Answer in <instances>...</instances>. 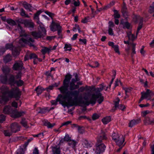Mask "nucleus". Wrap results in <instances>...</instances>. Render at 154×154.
Listing matches in <instances>:
<instances>
[{"label":"nucleus","instance_id":"f257e3e1","mask_svg":"<svg viewBox=\"0 0 154 154\" xmlns=\"http://www.w3.org/2000/svg\"><path fill=\"white\" fill-rule=\"evenodd\" d=\"M72 98L73 97L66 94H60L58 95L56 100H51L50 103L52 105L56 106L59 102L64 107H69L77 105L76 102L72 100Z\"/></svg>","mask_w":154,"mask_h":154},{"label":"nucleus","instance_id":"f03ea898","mask_svg":"<svg viewBox=\"0 0 154 154\" xmlns=\"http://www.w3.org/2000/svg\"><path fill=\"white\" fill-rule=\"evenodd\" d=\"M72 78L70 75H67L64 80L63 85L58 88L61 94H66L72 97H74V99H77L79 95V92L77 90L69 91L68 90L69 82Z\"/></svg>","mask_w":154,"mask_h":154},{"label":"nucleus","instance_id":"7ed1b4c3","mask_svg":"<svg viewBox=\"0 0 154 154\" xmlns=\"http://www.w3.org/2000/svg\"><path fill=\"white\" fill-rule=\"evenodd\" d=\"M104 86L103 84H101L100 85L99 88H97L95 90V92L91 95V103L93 104H95L97 100V102L99 104H100L103 101L104 97L102 95L100 91L104 89Z\"/></svg>","mask_w":154,"mask_h":154},{"label":"nucleus","instance_id":"20e7f679","mask_svg":"<svg viewBox=\"0 0 154 154\" xmlns=\"http://www.w3.org/2000/svg\"><path fill=\"white\" fill-rule=\"evenodd\" d=\"M22 91L17 87L12 88L9 92V97L11 98H13L16 100H19L20 98Z\"/></svg>","mask_w":154,"mask_h":154},{"label":"nucleus","instance_id":"39448f33","mask_svg":"<svg viewBox=\"0 0 154 154\" xmlns=\"http://www.w3.org/2000/svg\"><path fill=\"white\" fill-rule=\"evenodd\" d=\"M23 36L26 37V38H22L20 39L19 41V43L21 46H23L25 44H28L31 47H34L33 43L34 42V40L30 37H29V35L26 34H24Z\"/></svg>","mask_w":154,"mask_h":154},{"label":"nucleus","instance_id":"423d86ee","mask_svg":"<svg viewBox=\"0 0 154 154\" xmlns=\"http://www.w3.org/2000/svg\"><path fill=\"white\" fill-rule=\"evenodd\" d=\"M1 90L2 95L1 96L0 103H2L3 102H7L9 100V92L10 91H9L8 88L6 86H2Z\"/></svg>","mask_w":154,"mask_h":154},{"label":"nucleus","instance_id":"0eeeda50","mask_svg":"<svg viewBox=\"0 0 154 154\" xmlns=\"http://www.w3.org/2000/svg\"><path fill=\"white\" fill-rule=\"evenodd\" d=\"M75 78L72 79L69 84V89L70 91H73V90L79 88L78 85H75V83L77 81L80 80V79L78 78V75L76 74L75 75Z\"/></svg>","mask_w":154,"mask_h":154},{"label":"nucleus","instance_id":"6e6552de","mask_svg":"<svg viewBox=\"0 0 154 154\" xmlns=\"http://www.w3.org/2000/svg\"><path fill=\"white\" fill-rule=\"evenodd\" d=\"M18 22L20 24H23L26 27L33 29L34 26V24L31 20L20 19Z\"/></svg>","mask_w":154,"mask_h":154},{"label":"nucleus","instance_id":"1a4fd4ad","mask_svg":"<svg viewBox=\"0 0 154 154\" xmlns=\"http://www.w3.org/2000/svg\"><path fill=\"white\" fill-rule=\"evenodd\" d=\"M105 148L106 146L103 143L99 144H97L96 145V148L93 149V150L96 154H100L104 152Z\"/></svg>","mask_w":154,"mask_h":154},{"label":"nucleus","instance_id":"9d476101","mask_svg":"<svg viewBox=\"0 0 154 154\" xmlns=\"http://www.w3.org/2000/svg\"><path fill=\"white\" fill-rule=\"evenodd\" d=\"M43 34L41 31H33L31 32V34L35 39L41 38L46 35V31L44 28L42 29Z\"/></svg>","mask_w":154,"mask_h":154},{"label":"nucleus","instance_id":"9b49d317","mask_svg":"<svg viewBox=\"0 0 154 154\" xmlns=\"http://www.w3.org/2000/svg\"><path fill=\"white\" fill-rule=\"evenodd\" d=\"M141 95L144 99L149 100L152 97L154 96V92H152L149 89L146 90V92H141Z\"/></svg>","mask_w":154,"mask_h":154},{"label":"nucleus","instance_id":"f8f14e48","mask_svg":"<svg viewBox=\"0 0 154 154\" xmlns=\"http://www.w3.org/2000/svg\"><path fill=\"white\" fill-rule=\"evenodd\" d=\"M25 114L24 111L18 112L16 109L12 110L10 113V116L14 118H17L23 116Z\"/></svg>","mask_w":154,"mask_h":154},{"label":"nucleus","instance_id":"ddd939ff","mask_svg":"<svg viewBox=\"0 0 154 154\" xmlns=\"http://www.w3.org/2000/svg\"><path fill=\"white\" fill-rule=\"evenodd\" d=\"M107 139L106 134V131L101 130V132L98 135L97 138V142L99 143L101 142L103 140H106Z\"/></svg>","mask_w":154,"mask_h":154},{"label":"nucleus","instance_id":"4468645a","mask_svg":"<svg viewBox=\"0 0 154 154\" xmlns=\"http://www.w3.org/2000/svg\"><path fill=\"white\" fill-rule=\"evenodd\" d=\"M11 131L13 133H16L20 131V126L17 122L12 123L10 125Z\"/></svg>","mask_w":154,"mask_h":154},{"label":"nucleus","instance_id":"2eb2a0df","mask_svg":"<svg viewBox=\"0 0 154 154\" xmlns=\"http://www.w3.org/2000/svg\"><path fill=\"white\" fill-rule=\"evenodd\" d=\"M23 63L21 61L16 62L13 65V69L15 70L21 69L23 66Z\"/></svg>","mask_w":154,"mask_h":154},{"label":"nucleus","instance_id":"dca6fc26","mask_svg":"<svg viewBox=\"0 0 154 154\" xmlns=\"http://www.w3.org/2000/svg\"><path fill=\"white\" fill-rule=\"evenodd\" d=\"M125 138L124 137L122 136H121L115 142L116 145L119 146L121 147V146H123L125 144H123V143L125 141Z\"/></svg>","mask_w":154,"mask_h":154},{"label":"nucleus","instance_id":"f3484780","mask_svg":"<svg viewBox=\"0 0 154 154\" xmlns=\"http://www.w3.org/2000/svg\"><path fill=\"white\" fill-rule=\"evenodd\" d=\"M9 84L11 86H14L16 80L15 79V77L14 75H10V77L8 80Z\"/></svg>","mask_w":154,"mask_h":154},{"label":"nucleus","instance_id":"a211bd4d","mask_svg":"<svg viewBox=\"0 0 154 154\" xmlns=\"http://www.w3.org/2000/svg\"><path fill=\"white\" fill-rule=\"evenodd\" d=\"M58 26H61L58 23H53L50 26L51 30L53 32L56 31L58 29V28H57Z\"/></svg>","mask_w":154,"mask_h":154},{"label":"nucleus","instance_id":"6ab92c4d","mask_svg":"<svg viewBox=\"0 0 154 154\" xmlns=\"http://www.w3.org/2000/svg\"><path fill=\"white\" fill-rule=\"evenodd\" d=\"M12 109L10 106H5L3 110V112L5 114H10Z\"/></svg>","mask_w":154,"mask_h":154},{"label":"nucleus","instance_id":"aec40b11","mask_svg":"<svg viewBox=\"0 0 154 154\" xmlns=\"http://www.w3.org/2000/svg\"><path fill=\"white\" fill-rule=\"evenodd\" d=\"M77 143L75 140L72 139L68 143V145L73 149H75Z\"/></svg>","mask_w":154,"mask_h":154},{"label":"nucleus","instance_id":"412c9836","mask_svg":"<svg viewBox=\"0 0 154 154\" xmlns=\"http://www.w3.org/2000/svg\"><path fill=\"white\" fill-rule=\"evenodd\" d=\"M140 121V120L138 119L132 120L129 123V126L131 128L139 123Z\"/></svg>","mask_w":154,"mask_h":154},{"label":"nucleus","instance_id":"4be33fe9","mask_svg":"<svg viewBox=\"0 0 154 154\" xmlns=\"http://www.w3.org/2000/svg\"><path fill=\"white\" fill-rule=\"evenodd\" d=\"M52 152L53 154H60V148L56 146L52 148Z\"/></svg>","mask_w":154,"mask_h":154},{"label":"nucleus","instance_id":"5701e85b","mask_svg":"<svg viewBox=\"0 0 154 154\" xmlns=\"http://www.w3.org/2000/svg\"><path fill=\"white\" fill-rule=\"evenodd\" d=\"M122 135H119L118 133L114 132L112 134V139L115 142Z\"/></svg>","mask_w":154,"mask_h":154},{"label":"nucleus","instance_id":"b1692460","mask_svg":"<svg viewBox=\"0 0 154 154\" xmlns=\"http://www.w3.org/2000/svg\"><path fill=\"white\" fill-rule=\"evenodd\" d=\"M84 146L86 148H89L91 147L92 146V143L86 140H85L83 141V142Z\"/></svg>","mask_w":154,"mask_h":154},{"label":"nucleus","instance_id":"393cba45","mask_svg":"<svg viewBox=\"0 0 154 154\" xmlns=\"http://www.w3.org/2000/svg\"><path fill=\"white\" fill-rule=\"evenodd\" d=\"M111 120V118L110 116H106L103 118L102 121L104 124H107Z\"/></svg>","mask_w":154,"mask_h":154},{"label":"nucleus","instance_id":"a878e982","mask_svg":"<svg viewBox=\"0 0 154 154\" xmlns=\"http://www.w3.org/2000/svg\"><path fill=\"white\" fill-rule=\"evenodd\" d=\"M44 90L42 87L40 86L37 87L35 89L38 95L40 94Z\"/></svg>","mask_w":154,"mask_h":154},{"label":"nucleus","instance_id":"bb28decb","mask_svg":"<svg viewBox=\"0 0 154 154\" xmlns=\"http://www.w3.org/2000/svg\"><path fill=\"white\" fill-rule=\"evenodd\" d=\"M12 57L10 54H8L4 58V62L5 63H7L11 61Z\"/></svg>","mask_w":154,"mask_h":154},{"label":"nucleus","instance_id":"cd10ccee","mask_svg":"<svg viewBox=\"0 0 154 154\" xmlns=\"http://www.w3.org/2000/svg\"><path fill=\"white\" fill-rule=\"evenodd\" d=\"M44 124L45 126H46L48 128H52L56 125V124L55 123L51 124L48 121L45 122Z\"/></svg>","mask_w":154,"mask_h":154},{"label":"nucleus","instance_id":"c85d7f7f","mask_svg":"<svg viewBox=\"0 0 154 154\" xmlns=\"http://www.w3.org/2000/svg\"><path fill=\"white\" fill-rule=\"evenodd\" d=\"M71 137H69V134H66L65 136L64 137L63 139L61 140L60 141L61 142H63V141H66L68 143L71 140Z\"/></svg>","mask_w":154,"mask_h":154},{"label":"nucleus","instance_id":"c756f323","mask_svg":"<svg viewBox=\"0 0 154 154\" xmlns=\"http://www.w3.org/2000/svg\"><path fill=\"white\" fill-rule=\"evenodd\" d=\"M51 49L46 47H43L42 49L41 52L42 54L45 55L47 53H49L51 51Z\"/></svg>","mask_w":154,"mask_h":154},{"label":"nucleus","instance_id":"7c9ffc66","mask_svg":"<svg viewBox=\"0 0 154 154\" xmlns=\"http://www.w3.org/2000/svg\"><path fill=\"white\" fill-rule=\"evenodd\" d=\"M137 36H135L134 34H131V32L128 33L127 37L129 40H131L132 41L134 40L137 38Z\"/></svg>","mask_w":154,"mask_h":154},{"label":"nucleus","instance_id":"2f4dec72","mask_svg":"<svg viewBox=\"0 0 154 154\" xmlns=\"http://www.w3.org/2000/svg\"><path fill=\"white\" fill-rule=\"evenodd\" d=\"M2 70L5 75H7L10 71V68L8 67H5L2 68Z\"/></svg>","mask_w":154,"mask_h":154},{"label":"nucleus","instance_id":"473e14b6","mask_svg":"<svg viewBox=\"0 0 154 154\" xmlns=\"http://www.w3.org/2000/svg\"><path fill=\"white\" fill-rule=\"evenodd\" d=\"M7 75H5L4 76H0V81L4 84H6L7 82Z\"/></svg>","mask_w":154,"mask_h":154},{"label":"nucleus","instance_id":"72a5a7b5","mask_svg":"<svg viewBox=\"0 0 154 154\" xmlns=\"http://www.w3.org/2000/svg\"><path fill=\"white\" fill-rule=\"evenodd\" d=\"M141 20L142 21H141L139 23L138 26V27L137 30L136 32V35L137 36V35L138 34L139 31L142 28V25H143V23H142V21L143 20V18L142 17L140 18Z\"/></svg>","mask_w":154,"mask_h":154},{"label":"nucleus","instance_id":"f704fd0d","mask_svg":"<svg viewBox=\"0 0 154 154\" xmlns=\"http://www.w3.org/2000/svg\"><path fill=\"white\" fill-rule=\"evenodd\" d=\"M23 6L26 10H28L29 11H32V7L30 4L26 3L23 4Z\"/></svg>","mask_w":154,"mask_h":154},{"label":"nucleus","instance_id":"c9c22d12","mask_svg":"<svg viewBox=\"0 0 154 154\" xmlns=\"http://www.w3.org/2000/svg\"><path fill=\"white\" fill-rule=\"evenodd\" d=\"M121 11L124 16L126 17L128 16V13L126 7H122Z\"/></svg>","mask_w":154,"mask_h":154},{"label":"nucleus","instance_id":"e433bc0d","mask_svg":"<svg viewBox=\"0 0 154 154\" xmlns=\"http://www.w3.org/2000/svg\"><path fill=\"white\" fill-rule=\"evenodd\" d=\"M6 21L11 26L15 25L16 24V22L11 19H7Z\"/></svg>","mask_w":154,"mask_h":154},{"label":"nucleus","instance_id":"4c0bfd02","mask_svg":"<svg viewBox=\"0 0 154 154\" xmlns=\"http://www.w3.org/2000/svg\"><path fill=\"white\" fill-rule=\"evenodd\" d=\"M123 25V28L125 29L127 28V29H129L131 27V24L128 22H125L122 23Z\"/></svg>","mask_w":154,"mask_h":154},{"label":"nucleus","instance_id":"58836bf2","mask_svg":"<svg viewBox=\"0 0 154 154\" xmlns=\"http://www.w3.org/2000/svg\"><path fill=\"white\" fill-rule=\"evenodd\" d=\"M20 15L23 17H26L29 18V16L27 14H26L25 11L23 8L20 9Z\"/></svg>","mask_w":154,"mask_h":154},{"label":"nucleus","instance_id":"ea45409f","mask_svg":"<svg viewBox=\"0 0 154 154\" xmlns=\"http://www.w3.org/2000/svg\"><path fill=\"white\" fill-rule=\"evenodd\" d=\"M64 48L65 51H70L72 49L71 45L70 44H66L65 45Z\"/></svg>","mask_w":154,"mask_h":154},{"label":"nucleus","instance_id":"a19ab883","mask_svg":"<svg viewBox=\"0 0 154 154\" xmlns=\"http://www.w3.org/2000/svg\"><path fill=\"white\" fill-rule=\"evenodd\" d=\"M24 83L23 81L19 79V80H16L15 84H16L17 87H20L23 85Z\"/></svg>","mask_w":154,"mask_h":154},{"label":"nucleus","instance_id":"79ce46f5","mask_svg":"<svg viewBox=\"0 0 154 154\" xmlns=\"http://www.w3.org/2000/svg\"><path fill=\"white\" fill-rule=\"evenodd\" d=\"M120 99L119 97H117L115 99V100L114 101V106L115 108H117L119 107V103L120 102Z\"/></svg>","mask_w":154,"mask_h":154},{"label":"nucleus","instance_id":"37998d69","mask_svg":"<svg viewBox=\"0 0 154 154\" xmlns=\"http://www.w3.org/2000/svg\"><path fill=\"white\" fill-rule=\"evenodd\" d=\"M21 124L25 128H27L28 126L27 125V122L25 119H23L21 122Z\"/></svg>","mask_w":154,"mask_h":154},{"label":"nucleus","instance_id":"c03bdc74","mask_svg":"<svg viewBox=\"0 0 154 154\" xmlns=\"http://www.w3.org/2000/svg\"><path fill=\"white\" fill-rule=\"evenodd\" d=\"M12 50V54L15 56L19 54V50L17 49L14 48H13Z\"/></svg>","mask_w":154,"mask_h":154},{"label":"nucleus","instance_id":"a18cd8bd","mask_svg":"<svg viewBox=\"0 0 154 154\" xmlns=\"http://www.w3.org/2000/svg\"><path fill=\"white\" fill-rule=\"evenodd\" d=\"M42 12L40 10H39L36 13L34 14V18L35 19H37L38 20H39V16L40 14Z\"/></svg>","mask_w":154,"mask_h":154},{"label":"nucleus","instance_id":"49530a36","mask_svg":"<svg viewBox=\"0 0 154 154\" xmlns=\"http://www.w3.org/2000/svg\"><path fill=\"white\" fill-rule=\"evenodd\" d=\"M131 45L132 46V53L131 54V56L132 57L133 56V55L135 54L136 53L135 51V46L136 44L134 43H132Z\"/></svg>","mask_w":154,"mask_h":154},{"label":"nucleus","instance_id":"de8ad7c7","mask_svg":"<svg viewBox=\"0 0 154 154\" xmlns=\"http://www.w3.org/2000/svg\"><path fill=\"white\" fill-rule=\"evenodd\" d=\"M144 123L146 125L150 124L152 122L151 121L149 117L146 118L145 120L144 121Z\"/></svg>","mask_w":154,"mask_h":154},{"label":"nucleus","instance_id":"09e8293b","mask_svg":"<svg viewBox=\"0 0 154 154\" xmlns=\"http://www.w3.org/2000/svg\"><path fill=\"white\" fill-rule=\"evenodd\" d=\"M114 12V17L115 19L119 18H120V15L118 13V11L116 10H114L113 11Z\"/></svg>","mask_w":154,"mask_h":154},{"label":"nucleus","instance_id":"8fccbe9b","mask_svg":"<svg viewBox=\"0 0 154 154\" xmlns=\"http://www.w3.org/2000/svg\"><path fill=\"white\" fill-rule=\"evenodd\" d=\"M13 48V46L12 44H7L5 46V48L6 49H10L12 50Z\"/></svg>","mask_w":154,"mask_h":154},{"label":"nucleus","instance_id":"3c124183","mask_svg":"<svg viewBox=\"0 0 154 154\" xmlns=\"http://www.w3.org/2000/svg\"><path fill=\"white\" fill-rule=\"evenodd\" d=\"M100 116V115L97 113L94 114L92 116V119L94 120L98 119Z\"/></svg>","mask_w":154,"mask_h":154},{"label":"nucleus","instance_id":"603ef678","mask_svg":"<svg viewBox=\"0 0 154 154\" xmlns=\"http://www.w3.org/2000/svg\"><path fill=\"white\" fill-rule=\"evenodd\" d=\"M4 134L6 136L9 137L12 134V133L8 130L4 131Z\"/></svg>","mask_w":154,"mask_h":154},{"label":"nucleus","instance_id":"864d4df0","mask_svg":"<svg viewBox=\"0 0 154 154\" xmlns=\"http://www.w3.org/2000/svg\"><path fill=\"white\" fill-rule=\"evenodd\" d=\"M73 3L75 7L79 6L80 5V2L79 0H72Z\"/></svg>","mask_w":154,"mask_h":154},{"label":"nucleus","instance_id":"5fc2aeb1","mask_svg":"<svg viewBox=\"0 0 154 154\" xmlns=\"http://www.w3.org/2000/svg\"><path fill=\"white\" fill-rule=\"evenodd\" d=\"M30 59H38L37 56L34 53H31L29 56Z\"/></svg>","mask_w":154,"mask_h":154},{"label":"nucleus","instance_id":"6e6d98bb","mask_svg":"<svg viewBox=\"0 0 154 154\" xmlns=\"http://www.w3.org/2000/svg\"><path fill=\"white\" fill-rule=\"evenodd\" d=\"M79 42H80V44H84V45H86L87 44V40L85 39H82L81 38H80L79 39Z\"/></svg>","mask_w":154,"mask_h":154},{"label":"nucleus","instance_id":"4d7b16f0","mask_svg":"<svg viewBox=\"0 0 154 154\" xmlns=\"http://www.w3.org/2000/svg\"><path fill=\"white\" fill-rule=\"evenodd\" d=\"M149 11L151 13L154 12V2H153L151 5L150 6L149 9Z\"/></svg>","mask_w":154,"mask_h":154},{"label":"nucleus","instance_id":"13d9d810","mask_svg":"<svg viewBox=\"0 0 154 154\" xmlns=\"http://www.w3.org/2000/svg\"><path fill=\"white\" fill-rule=\"evenodd\" d=\"M45 12L46 14L48 15L51 18H52V17H54V14L48 11H45Z\"/></svg>","mask_w":154,"mask_h":154},{"label":"nucleus","instance_id":"bf43d9fd","mask_svg":"<svg viewBox=\"0 0 154 154\" xmlns=\"http://www.w3.org/2000/svg\"><path fill=\"white\" fill-rule=\"evenodd\" d=\"M113 48H114L116 52L120 54V52L119 51V46L118 45H115Z\"/></svg>","mask_w":154,"mask_h":154},{"label":"nucleus","instance_id":"052dcab7","mask_svg":"<svg viewBox=\"0 0 154 154\" xmlns=\"http://www.w3.org/2000/svg\"><path fill=\"white\" fill-rule=\"evenodd\" d=\"M5 116L3 115H0V123H2L5 120Z\"/></svg>","mask_w":154,"mask_h":154},{"label":"nucleus","instance_id":"680f3d73","mask_svg":"<svg viewBox=\"0 0 154 154\" xmlns=\"http://www.w3.org/2000/svg\"><path fill=\"white\" fill-rule=\"evenodd\" d=\"M24 152L22 149H19L16 151V154H24Z\"/></svg>","mask_w":154,"mask_h":154},{"label":"nucleus","instance_id":"e2e57ef3","mask_svg":"<svg viewBox=\"0 0 154 154\" xmlns=\"http://www.w3.org/2000/svg\"><path fill=\"white\" fill-rule=\"evenodd\" d=\"M77 129L79 133L80 134H82L84 132V130L80 126H77Z\"/></svg>","mask_w":154,"mask_h":154},{"label":"nucleus","instance_id":"0e129e2a","mask_svg":"<svg viewBox=\"0 0 154 154\" xmlns=\"http://www.w3.org/2000/svg\"><path fill=\"white\" fill-rule=\"evenodd\" d=\"M57 28H58V29L57 30L58 35L59 36H60L61 35V33L62 32V27L61 26H57Z\"/></svg>","mask_w":154,"mask_h":154},{"label":"nucleus","instance_id":"69168bd1","mask_svg":"<svg viewBox=\"0 0 154 154\" xmlns=\"http://www.w3.org/2000/svg\"><path fill=\"white\" fill-rule=\"evenodd\" d=\"M33 154H39V150L37 147H35L34 148L33 150Z\"/></svg>","mask_w":154,"mask_h":154},{"label":"nucleus","instance_id":"338daca9","mask_svg":"<svg viewBox=\"0 0 154 154\" xmlns=\"http://www.w3.org/2000/svg\"><path fill=\"white\" fill-rule=\"evenodd\" d=\"M5 51V48H1L0 49V56L3 55Z\"/></svg>","mask_w":154,"mask_h":154},{"label":"nucleus","instance_id":"774afa93","mask_svg":"<svg viewBox=\"0 0 154 154\" xmlns=\"http://www.w3.org/2000/svg\"><path fill=\"white\" fill-rule=\"evenodd\" d=\"M108 33L110 35H113L114 33L112 31V29L110 27L109 28Z\"/></svg>","mask_w":154,"mask_h":154}]
</instances>
